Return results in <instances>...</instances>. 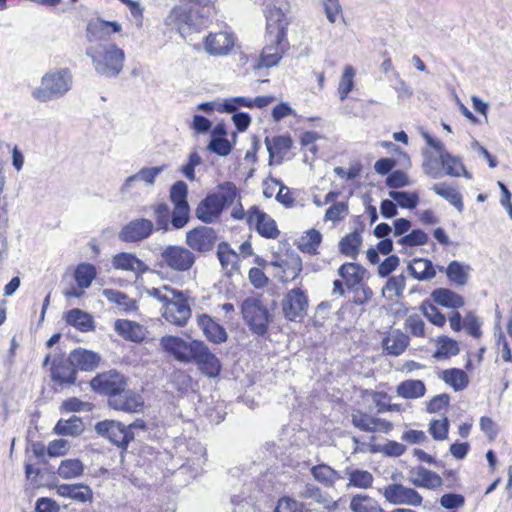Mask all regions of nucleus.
Returning <instances> with one entry per match:
<instances>
[{
    "mask_svg": "<svg viewBox=\"0 0 512 512\" xmlns=\"http://www.w3.org/2000/svg\"><path fill=\"white\" fill-rule=\"evenodd\" d=\"M408 480L416 487L436 489L443 484L442 478L434 471L423 466L414 467L408 472Z\"/></svg>",
    "mask_w": 512,
    "mask_h": 512,
    "instance_id": "nucleus-21",
    "label": "nucleus"
},
{
    "mask_svg": "<svg viewBox=\"0 0 512 512\" xmlns=\"http://www.w3.org/2000/svg\"><path fill=\"white\" fill-rule=\"evenodd\" d=\"M459 350L457 341L446 336H440L437 339V350L434 352L433 357L439 360L446 359L457 355Z\"/></svg>",
    "mask_w": 512,
    "mask_h": 512,
    "instance_id": "nucleus-48",
    "label": "nucleus"
},
{
    "mask_svg": "<svg viewBox=\"0 0 512 512\" xmlns=\"http://www.w3.org/2000/svg\"><path fill=\"white\" fill-rule=\"evenodd\" d=\"M212 196L216 199L220 207L224 209L233 204L238 196V191L233 183L225 182L219 186V190L213 193Z\"/></svg>",
    "mask_w": 512,
    "mask_h": 512,
    "instance_id": "nucleus-47",
    "label": "nucleus"
},
{
    "mask_svg": "<svg viewBox=\"0 0 512 512\" xmlns=\"http://www.w3.org/2000/svg\"><path fill=\"white\" fill-rule=\"evenodd\" d=\"M122 25L117 21H106L100 17L89 20L85 30V37L89 45H97L106 41L112 34L119 33Z\"/></svg>",
    "mask_w": 512,
    "mask_h": 512,
    "instance_id": "nucleus-10",
    "label": "nucleus"
},
{
    "mask_svg": "<svg viewBox=\"0 0 512 512\" xmlns=\"http://www.w3.org/2000/svg\"><path fill=\"white\" fill-rule=\"evenodd\" d=\"M112 266L116 270L132 272L135 275H140L148 271V266L132 253H118L112 258Z\"/></svg>",
    "mask_w": 512,
    "mask_h": 512,
    "instance_id": "nucleus-23",
    "label": "nucleus"
},
{
    "mask_svg": "<svg viewBox=\"0 0 512 512\" xmlns=\"http://www.w3.org/2000/svg\"><path fill=\"white\" fill-rule=\"evenodd\" d=\"M349 214V206L347 202H336L330 206L324 215L325 221L333 223L342 221Z\"/></svg>",
    "mask_w": 512,
    "mask_h": 512,
    "instance_id": "nucleus-58",
    "label": "nucleus"
},
{
    "mask_svg": "<svg viewBox=\"0 0 512 512\" xmlns=\"http://www.w3.org/2000/svg\"><path fill=\"white\" fill-rule=\"evenodd\" d=\"M423 315L434 325L443 327L446 323V317L433 304L423 303L421 306Z\"/></svg>",
    "mask_w": 512,
    "mask_h": 512,
    "instance_id": "nucleus-62",
    "label": "nucleus"
},
{
    "mask_svg": "<svg viewBox=\"0 0 512 512\" xmlns=\"http://www.w3.org/2000/svg\"><path fill=\"white\" fill-rule=\"evenodd\" d=\"M440 272H445L448 280L454 283L456 286H465L470 279L472 268L470 265L461 263L459 261H452L449 265L444 268L443 266L438 267Z\"/></svg>",
    "mask_w": 512,
    "mask_h": 512,
    "instance_id": "nucleus-25",
    "label": "nucleus"
},
{
    "mask_svg": "<svg viewBox=\"0 0 512 512\" xmlns=\"http://www.w3.org/2000/svg\"><path fill=\"white\" fill-rule=\"evenodd\" d=\"M406 278L403 274L390 277L382 289L383 296L388 300H396L403 295Z\"/></svg>",
    "mask_w": 512,
    "mask_h": 512,
    "instance_id": "nucleus-44",
    "label": "nucleus"
},
{
    "mask_svg": "<svg viewBox=\"0 0 512 512\" xmlns=\"http://www.w3.org/2000/svg\"><path fill=\"white\" fill-rule=\"evenodd\" d=\"M160 345L169 354L181 362H191V342L187 343L180 337L166 335L160 339Z\"/></svg>",
    "mask_w": 512,
    "mask_h": 512,
    "instance_id": "nucleus-22",
    "label": "nucleus"
},
{
    "mask_svg": "<svg viewBox=\"0 0 512 512\" xmlns=\"http://www.w3.org/2000/svg\"><path fill=\"white\" fill-rule=\"evenodd\" d=\"M440 160L443 169L445 170V172H443L444 174L453 177L464 176L468 179L471 178L470 173L465 170V167L459 157L453 156L448 152L441 155Z\"/></svg>",
    "mask_w": 512,
    "mask_h": 512,
    "instance_id": "nucleus-38",
    "label": "nucleus"
},
{
    "mask_svg": "<svg viewBox=\"0 0 512 512\" xmlns=\"http://www.w3.org/2000/svg\"><path fill=\"white\" fill-rule=\"evenodd\" d=\"M177 290L168 286V285H162L160 287H151V288H145V293L148 297L154 298L161 302L163 306L167 304V302L173 300V297L175 296V292Z\"/></svg>",
    "mask_w": 512,
    "mask_h": 512,
    "instance_id": "nucleus-57",
    "label": "nucleus"
},
{
    "mask_svg": "<svg viewBox=\"0 0 512 512\" xmlns=\"http://www.w3.org/2000/svg\"><path fill=\"white\" fill-rule=\"evenodd\" d=\"M424 156L425 158L422 164V169L424 173L433 179L441 178L444 175V173L440 156L437 158L428 153H425Z\"/></svg>",
    "mask_w": 512,
    "mask_h": 512,
    "instance_id": "nucleus-53",
    "label": "nucleus"
},
{
    "mask_svg": "<svg viewBox=\"0 0 512 512\" xmlns=\"http://www.w3.org/2000/svg\"><path fill=\"white\" fill-rule=\"evenodd\" d=\"M407 270L413 278L419 281L431 280L436 276V268L430 260L425 258L413 259Z\"/></svg>",
    "mask_w": 512,
    "mask_h": 512,
    "instance_id": "nucleus-30",
    "label": "nucleus"
},
{
    "mask_svg": "<svg viewBox=\"0 0 512 512\" xmlns=\"http://www.w3.org/2000/svg\"><path fill=\"white\" fill-rule=\"evenodd\" d=\"M102 294L109 302L115 303L122 311L128 312L136 309L135 301L120 291L104 289Z\"/></svg>",
    "mask_w": 512,
    "mask_h": 512,
    "instance_id": "nucleus-46",
    "label": "nucleus"
},
{
    "mask_svg": "<svg viewBox=\"0 0 512 512\" xmlns=\"http://www.w3.org/2000/svg\"><path fill=\"white\" fill-rule=\"evenodd\" d=\"M441 378L450 386L454 388L455 391L463 390L468 385V376L467 374L457 368L447 369L442 372Z\"/></svg>",
    "mask_w": 512,
    "mask_h": 512,
    "instance_id": "nucleus-49",
    "label": "nucleus"
},
{
    "mask_svg": "<svg viewBox=\"0 0 512 512\" xmlns=\"http://www.w3.org/2000/svg\"><path fill=\"white\" fill-rule=\"evenodd\" d=\"M191 361L208 377H217L221 371L219 359L209 350L207 345L198 340L191 341Z\"/></svg>",
    "mask_w": 512,
    "mask_h": 512,
    "instance_id": "nucleus-6",
    "label": "nucleus"
},
{
    "mask_svg": "<svg viewBox=\"0 0 512 512\" xmlns=\"http://www.w3.org/2000/svg\"><path fill=\"white\" fill-rule=\"evenodd\" d=\"M153 229L152 221L145 218L134 219L121 229L119 238L124 242H139L147 239Z\"/></svg>",
    "mask_w": 512,
    "mask_h": 512,
    "instance_id": "nucleus-18",
    "label": "nucleus"
},
{
    "mask_svg": "<svg viewBox=\"0 0 512 512\" xmlns=\"http://www.w3.org/2000/svg\"><path fill=\"white\" fill-rule=\"evenodd\" d=\"M165 25L179 32L181 36H184L190 30L201 29L203 22L194 16L191 9L179 4L173 7L165 18Z\"/></svg>",
    "mask_w": 512,
    "mask_h": 512,
    "instance_id": "nucleus-7",
    "label": "nucleus"
},
{
    "mask_svg": "<svg viewBox=\"0 0 512 512\" xmlns=\"http://www.w3.org/2000/svg\"><path fill=\"white\" fill-rule=\"evenodd\" d=\"M388 195L402 208L413 209L419 203V195L416 192L390 191Z\"/></svg>",
    "mask_w": 512,
    "mask_h": 512,
    "instance_id": "nucleus-52",
    "label": "nucleus"
},
{
    "mask_svg": "<svg viewBox=\"0 0 512 512\" xmlns=\"http://www.w3.org/2000/svg\"><path fill=\"white\" fill-rule=\"evenodd\" d=\"M197 323L205 337L213 343H222L227 340L226 330L210 316L203 314L197 317Z\"/></svg>",
    "mask_w": 512,
    "mask_h": 512,
    "instance_id": "nucleus-24",
    "label": "nucleus"
},
{
    "mask_svg": "<svg viewBox=\"0 0 512 512\" xmlns=\"http://www.w3.org/2000/svg\"><path fill=\"white\" fill-rule=\"evenodd\" d=\"M438 196L444 198L451 205H453L458 212H462L464 209V204L462 200L461 194L453 187L449 186L446 183H437L431 187Z\"/></svg>",
    "mask_w": 512,
    "mask_h": 512,
    "instance_id": "nucleus-40",
    "label": "nucleus"
},
{
    "mask_svg": "<svg viewBox=\"0 0 512 512\" xmlns=\"http://www.w3.org/2000/svg\"><path fill=\"white\" fill-rule=\"evenodd\" d=\"M84 466L78 459L63 460L58 467L57 474L63 479H72L82 475Z\"/></svg>",
    "mask_w": 512,
    "mask_h": 512,
    "instance_id": "nucleus-50",
    "label": "nucleus"
},
{
    "mask_svg": "<svg viewBox=\"0 0 512 512\" xmlns=\"http://www.w3.org/2000/svg\"><path fill=\"white\" fill-rule=\"evenodd\" d=\"M449 421L447 418L432 420L429 425V432L435 440H445L448 435Z\"/></svg>",
    "mask_w": 512,
    "mask_h": 512,
    "instance_id": "nucleus-63",
    "label": "nucleus"
},
{
    "mask_svg": "<svg viewBox=\"0 0 512 512\" xmlns=\"http://www.w3.org/2000/svg\"><path fill=\"white\" fill-rule=\"evenodd\" d=\"M162 316L173 325L185 326L191 317V308L187 296L182 291L177 290L173 300L162 307Z\"/></svg>",
    "mask_w": 512,
    "mask_h": 512,
    "instance_id": "nucleus-8",
    "label": "nucleus"
},
{
    "mask_svg": "<svg viewBox=\"0 0 512 512\" xmlns=\"http://www.w3.org/2000/svg\"><path fill=\"white\" fill-rule=\"evenodd\" d=\"M349 509L351 512H385L376 499L366 494L352 496Z\"/></svg>",
    "mask_w": 512,
    "mask_h": 512,
    "instance_id": "nucleus-37",
    "label": "nucleus"
},
{
    "mask_svg": "<svg viewBox=\"0 0 512 512\" xmlns=\"http://www.w3.org/2000/svg\"><path fill=\"white\" fill-rule=\"evenodd\" d=\"M428 236L422 230H413L410 234L401 237L398 244L402 246H420L426 244Z\"/></svg>",
    "mask_w": 512,
    "mask_h": 512,
    "instance_id": "nucleus-64",
    "label": "nucleus"
},
{
    "mask_svg": "<svg viewBox=\"0 0 512 512\" xmlns=\"http://www.w3.org/2000/svg\"><path fill=\"white\" fill-rule=\"evenodd\" d=\"M289 9L290 5L287 0L273 1L267 6V35L272 36L277 29H281L285 33V16Z\"/></svg>",
    "mask_w": 512,
    "mask_h": 512,
    "instance_id": "nucleus-19",
    "label": "nucleus"
},
{
    "mask_svg": "<svg viewBox=\"0 0 512 512\" xmlns=\"http://www.w3.org/2000/svg\"><path fill=\"white\" fill-rule=\"evenodd\" d=\"M217 257L227 276H232L238 270L239 255L226 242H221L217 248Z\"/></svg>",
    "mask_w": 512,
    "mask_h": 512,
    "instance_id": "nucleus-29",
    "label": "nucleus"
},
{
    "mask_svg": "<svg viewBox=\"0 0 512 512\" xmlns=\"http://www.w3.org/2000/svg\"><path fill=\"white\" fill-rule=\"evenodd\" d=\"M374 418L359 410L352 413L353 425L364 432H375Z\"/></svg>",
    "mask_w": 512,
    "mask_h": 512,
    "instance_id": "nucleus-60",
    "label": "nucleus"
},
{
    "mask_svg": "<svg viewBox=\"0 0 512 512\" xmlns=\"http://www.w3.org/2000/svg\"><path fill=\"white\" fill-rule=\"evenodd\" d=\"M188 186L184 181H176L169 190V199L173 205H189L187 201Z\"/></svg>",
    "mask_w": 512,
    "mask_h": 512,
    "instance_id": "nucleus-56",
    "label": "nucleus"
},
{
    "mask_svg": "<svg viewBox=\"0 0 512 512\" xmlns=\"http://www.w3.org/2000/svg\"><path fill=\"white\" fill-rule=\"evenodd\" d=\"M361 245V235L355 231L341 239L339 249L345 256L355 259L359 254Z\"/></svg>",
    "mask_w": 512,
    "mask_h": 512,
    "instance_id": "nucleus-45",
    "label": "nucleus"
},
{
    "mask_svg": "<svg viewBox=\"0 0 512 512\" xmlns=\"http://www.w3.org/2000/svg\"><path fill=\"white\" fill-rule=\"evenodd\" d=\"M338 273L348 288H355L362 283L365 270L358 264L345 263L339 268Z\"/></svg>",
    "mask_w": 512,
    "mask_h": 512,
    "instance_id": "nucleus-36",
    "label": "nucleus"
},
{
    "mask_svg": "<svg viewBox=\"0 0 512 512\" xmlns=\"http://www.w3.org/2000/svg\"><path fill=\"white\" fill-rule=\"evenodd\" d=\"M247 223L267 239H276L280 235L275 220L257 206H252L247 211Z\"/></svg>",
    "mask_w": 512,
    "mask_h": 512,
    "instance_id": "nucleus-12",
    "label": "nucleus"
},
{
    "mask_svg": "<svg viewBox=\"0 0 512 512\" xmlns=\"http://www.w3.org/2000/svg\"><path fill=\"white\" fill-rule=\"evenodd\" d=\"M74 277L80 288L87 289L96 277V269L91 264H80L75 270Z\"/></svg>",
    "mask_w": 512,
    "mask_h": 512,
    "instance_id": "nucleus-51",
    "label": "nucleus"
},
{
    "mask_svg": "<svg viewBox=\"0 0 512 512\" xmlns=\"http://www.w3.org/2000/svg\"><path fill=\"white\" fill-rule=\"evenodd\" d=\"M195 261V254L189 248L180 245H167L161 251L157 265L161 269L183 273L189 271Z\"/></svg>",
    "mask_w": 512,
    "mask_h": 512,
    "instance_id": "nucleus-3",
    "label": "nucleus"
},
{
    "mask_svg": "<svg viewBox=\"0 0 512 512\" xmlns=\"http://www.w3.org/2000/svg\"><path fill=\"white\" fill-rule=\"evenodd\" d=\"M396 393L404 399H419L425 395L426 386L421 380L409 379L397 385Z\"/></svg>",
    "mask_w": 512,
    "mask_h": 512,
    "instance_id": "nucleus-33",
    "label": "nucleus"
},
{
    "mask_svg": "<svg viewBox=\"0 0 512 512\" xmlns=\"http://www.w3.org/2000/svg\"><path fill=\"white\" fill-rule=\"evenodd\" d=\"M216 242L215 231L206 226H200L192 229L186 234L187 246L197 252L205 253L210 251Z\"/></svg>",
    "mask_w": 512,
    "mask_h": 512,
    "instance_id": "nucleus-15",
    "label": "nucleus"
},
{
    "mask_svg": "<svg viewBox=\"0 0 512 512\" xmlns=\"http://www.w3.org/2000/svg\"><path fill=\"white\" fill-rule=\"evenodd\" d=\"M270 44H267L260 55L257 67L270 68L277 65L282 58L283 48L280 46L285 38V33L277 29L272 36L267 35Z\"/></svg>",
    "mask_w": 512,
    "mask_h": 512,
    "instance_id": "nucleus-16",
    "label": "nucleus"
},
{
    "mask_svg": "<svg viewBox=\"0 0 512 512\" xmlns=\"http://www.w3.org/2000/svg\"><path fill=\"white\" fill-rule=\"evenodd\" d=\"M114 329L121 337L133 342H141L146 336V330L142 325L126 319L115 321Z\"/></svg>",
    "mask_w": 512,
    "mask_h": 512,
    "instance_id": "nucleus-26",
    "label": "nucleus"
},
{
    "mask_svg": "<svg viewBox=\"0 0 512 512\" xmlns=\"http://www.w3.org/2000/svg\"><path fill=\"white\" fill-rule=\"evenodd\" d=\"M345 476L348 480L347 488L369 489L374 482V477L369 471L359 468L347 469Z\"/></svg>",
    "mask_w": 512,
    "mask_h": 512,
    "instance_id": "nucleus-34",
    "label": "nucleus"
},
{
    "mask_svg": "<svg viewBox=\"0 0 512 512\" xmlns=\"http://www.w3.org/2000/svg\"><path fill=\"white\" fill-rule=\"evenodd\" d=\"M164 169H165L164 165H162V166H154V167H144V168L140 169L134 175H131L130 176V180L128 182H131V181H139V182L143 181L146 184L152 186L155 183L156 177L162 171H164Z\"/></svg>",
    "mask_w": 512,
    "mask_h": 512,
    "instance_id": "nucleus-54",
    "label": "nucleus"
},
{
    "mask_svg": "<svg viewBox=\"0 0 512 512\" xmlns=\"http://www.w3.org/2000/svg\"><path fill=\"white\" fill-rule=\"evenodd\" d=\"M73 87V74L67 67L54 68L44 73L40 85L34 88L31 96L45 103L64 97Z\"/></svg>",
    "mask_w": 512,
    "mask_h": 512,
    "instance_id": "nucleus-1",
    "label": "nucleus"
},
{
    "mask_svg": "<svg viewBox=\"0 0 512 512\" xmlns=\"http://www.w3.org/2000/svg\"><path fill=\"white\" fill-rule=\"evenodd\" d=\"M245 322L257 335H263L269 324V313L258 297H249L241 305Z\"/></svg>",
    "mask_w": 512,
    "mask_h": 512,
    "instance_id": "nucleus-5",
    "label": "nucleus"
},
{
    "mask_svg": "<svg viewBox=\"0 0 512 512\" xmlns=\"http://www.w3.org/2000/svg\"><path fill=\"white\" fill-rule=\"evenodd\" d=\"M234 45L235 37L227 31L210 33L204 41L205 51L212 56L227 55Z\"/></svg>",
    "mask_w": 512,
    "mask_h": 512,
    "instance_id": "nucleus-17",
    "label": "nucleus"
},
{
    "mask_svg": "<svg viewBox=\"0 0 512 512\" xmlns=\"http://www.w3.org/2000/svg\"><path fill=\"white\" fill-rule=\"evenodd\" d=\"M132 426L143 427V425H138L135 423L134 425H130L127 428L120 422L114 420H105L97 423L95 430L99 435L106 437L110 442L117 445L118 447H125L133 439V435L129 430V428Z\"/></svg>",
    "mask_w": 512,
    "mask_h": 512,
    "instance_id": "nucleus-11",
    "label": "nucleus"
},
{
    "mask_svg": "<svg viewBox=\"0 0 512 512\" xmlns=\"http://www.w3.org/2000/svg\"><path fill=\"white\" fill-rule=\"evenodd\" d=\"M67 324L75 327L81 332H89L94 329V322L91 315L83 310L74 308L66 314Z\"/></svg>",
    "mask_w": 512,
    "mask_h": 512,
    "instance_id": "nucleus-35",
    "label": "nucleus"
},
{
    "mask_svg": "<svg viewBox=\"0 0 512 512\" xmlns=\"http://www.w3.org/2000/svg\"><path fill=\"white\" fill-rule=\"evenodd\" d=\"M153 211L156 216V224L158 230H169V214L170 210L166 203H157L153 205Z\"/></svg>",
    "mask_w": 512,
    "mask_h": 512,
    "instance_id": "nucleus-61",
    "label": "nucleus"
},
{
    "mask_svg": "<svg viewBox=\"0 0 512 512\" xmlns=\"http://www.w3.org/2000/svg\"><path fill=\"white\" fill-rule=\"evenodd\" d=\"M409 343V336L400 330L390 332L382 341L384 351L391 356H399L403 354Z\"/></svg>",
    "mask_w": 512,
    "mask_h": 512,
    "instance_id": "nucleus-27",
    "label": "nucleus"
},
{
    "mask_svg": "<svg viewBox=\"0 0 512 512\" xmlns=\"http://www.w3.org/2000/svg\"><path fill=\"white\" fill-rule=\"evenodd\" d=\"M189 205H174L171 217V224L175 229H181L189 222Z\"/></svg>",
    "mask_w": 512,
    "mask_h": 512,
    "instance_id": "nucleus-59",
    "label": "nucleus"
},
{
    "mask_svg": "<svg viewBox=\"0 0 512 512\" xmlns=\"http://www.w3.org/2000/svg\"><path fill=\"white\" fill-rule=\"evenodd\" d=\"M431 297L438 305L446 308L458 309L465 305V300L460 294L447 288L435 289Z\"/></svg>",
    "mask_w": 512,
    "mask_h": 512,
    "instance_id": "nucleus-32",
    "label": "nucleus"
},
{
    "mask_svg": "<svg viewBox=\"0 0 512 512\" xmlns=\"http://www.w3.org/2000/svg\"><path fill=\"white\" fill-rule=\"evenodd\" d=\"M313 478L326 487H332L340 480L341 475L332 467L326 464H319L311 468Z\"/></svg>",
    "mask_w": 512,
    "mask_h": 512,
    "instance_id": "nucleus-39",
    "label": "nucleus"
},
{
    "mask_svg": "<svg viewBox=\"0 0 512 512\" xmlns=\"http://www.w3.org/2000/svg\"><path fill=\"white\" fill-rule=\"evenodd\" d=\"M84 430L82 420L73 415L69 419H60L54 427V433L57 435L64 436H77L80 435Z\"/></svg>",
    "mask_w": 512,
    "mask_h": 512,
    "instance_id": "nucleus-42",
    "label": "nucleus"
},
{
    "mask_svg": "<svg viewBox=\"0 0 512 512\" xmlns=\"http://www.w3.org/2000/svg\"><path fill=\"white\" fill-rule=\"evenodd\" d=\"M86 55L95 71L102 76L115 78L123 70L125 53L114 43L88 45Z\"/></svg>",
    "mask_w": 512,
    "mask_h": 512,
    "instance_id": "nucleus-2",
    "label": "nucleus"
},
{
    "mask_svg": "<svg viewBox=\"0 0 512 512\" xmlns=\"http://www.w3.org/2000/svg\"><path fill=\"white\" fill-rule=\"evenodd\" d=\"M109 406L116 410L125 412H136L143 406L142 397L125 388L120 392L111 395L108 400Z\"/></svg>",
    "mask_w": 512,
    "mask_h": 512,
    "instance_id": "nucleus-20",
    "label": "nucleus"
},
{
    "mask_svg": "<svg viewBox=\"0 0 512 512\" xmlns=\"http://www.w3.org/2000/svg\"><path fill=\"white\" fill-rule=\"evenodd\" d=\"M49 366L51 380L59 386L73 385L76 382L77 370L70 357L64 354H47L43 361V367Z\"/></svg>",
    "mask_w": 512,
    "mask_h": 512,
    "instance_id": "nucleus-4",
    "label": "nucleus"
},
{
    "mask_svg": "<svg viewBox=\"0 0 512 512\" xmlns=\"http://www.w3.org/2000/svg\"><path fill=\"white\" fill-rule=\"evenodd\" d=\"M308 297L300 288L291 289L282 300V311L290 321H302L308 310Z\"/></svg>",
    "mask_w": 512,
    "mask_h": 512,
    "instance_id": "nucleus-9",
    "label": "nucleus"
},
{
    "mask_svg": "<svg viewBox=\"0 0 512 512\" xmlns=\"http://www.w3.org/2000/svg\"><path fill=\"white\" fill-rule=\"evenodd\" d=\"M271 265L282 269L284 275L281 276L283 281L289 278L294 279L302 270V261L299 256L291 255L289 259H280L271 262Z\"/></svg>",
    "mask_w": 512,
    "mask_h": 512,
    "instance_id": "nucleus-41",
    "label": "nucleus"
},
{
    "mask_svg": "<svg viewBox=\"0 0 512 512\" xmlns=\"http://www.w3.org/2000/svg\"><path fill=\"white\" fill-rule=\"evenodd\" d=\"M90 385L92 389L101 394L114 395L126 387V379L117 371L111 370L95 376Z\"/></svg>",
    "mask_w": 512,
    "mask_h": 512,
    "instance_id": "nucleus-13",
    "label": "nucleus"
},
{
    "mask_svg": "<svg viewBox=\"0 0 512 512\" xmlns=\"http://www.w3.org/2000/svg\"><path fill=\"white\" fill-rule=\"evenodd\" d=\"M355 69L352 66H346L339 81L338 93L340 100L346 99L354 86Z\"/></svg>",
    "mask_w": 512,
    "mask_h": 512,
    "instance_id": "nucleus-55",
    "label": "nucleus"
},
{
    "mask_svg": "<svg viewBox=\"0 0 512 512\" xmlns=\"http://www.w3.org/2000/svg\"><path fill=\"white\" fill-rule=\"evenodd\" d=\"M322 241L321 233L316 229L306 231L298 241V248L303 253L317 254V249Z\"/></svg>",
    "mask_w": 512,
    "mask_h": 512,
    "instance_id": "nucleus-43",
    "label": "nucleus"
},
{
    "mask_svg": "<svg viewBox=\"0 0 512 512\" xmlns=\"http://www.w3.org/2000/svg\"><path fill=\"white\" fill-rule=\"evenodd\" d=\"M75 369L79 368L84 371H92L97 368L99 364V356L86 349H75L69 355Z\"/></svg>",
    "mask_w": 512,
    "mask_h": 512,
    "instance_id": "nucleus-31",
    "label": "nucleus"
},
{
    "mask_svg": "<svg viewBox=\"0 0 512 512\" xmlns=\"http://www.w3.org/2000/svg\"><path fill=\"white\" fill-rule=\"evenodd\" d=\"M385 499L394 505H410L420 506L422 504V496L413 488L406 487L402 484H390L383 493Z\"/></svg>",
    "mask_w": 512,
    "mask_h": 512,
    "instance_id": "nucleus-14",
    "label": "nucleus"
},
{
    "mask_svg": "<svg viewBox=\"0 0 512 512\" xmlns=\"http://www.w3.org/2000/svg\"><path fill=\"white\" fill-rule=\"evenodd\" d=\"M223 209L220 207L216 199L209 194L206 196L196 208V217L204 223H212L219 218Z\"/></svg>",
    "mask_w": 512,
    "mask_h": 512,
    "instance_id": "nucleus-28",
    "label": "nucleus"
}]
</instances>
